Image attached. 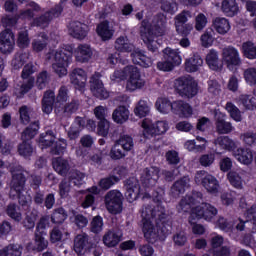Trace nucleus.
Returning <instances> with one entry per match:
<instances>
[{"mask_svg":"<svg viewBox=\"0 0 256 256\" xmlns=\"http://www.w3.org/2000/svg\"><path fill=\"white\" fill-rule=\"evenodd\" d=\"M89 243V236L85 233L78 234L74 239V251L77 255H83Z\"/></svg>","mask_w":256,"mask_h":256,"instance_id":"473e14b6","label":"nucleus"},{"mask_svg":"<svg viewBox=\"0 0 256 256\" xmlns=\"http://www.w3.org/2000/svg\"><path fill=\"white\" fill-rule=\"evenodd\" d=\"M15 47V34L11 29H5L0 33V51L1 53H11Z\"/></svg>","mask_w":256,"mask_h":256,"instance_id":"f3484780","label":"nucleus"},{"mask_svg":"<svg viewBox=\"0 0 256 256\" xmlns=\"http://www.w3.org/2000/svg\"><path fill=\"white\" fill-rule=\"evenodd\" d=\"M128 80L126 83V89L128 91H136V89H142L145 87V79L141 78V72L139 68L135 66H127Z\"/></svg>","mask_w":256,"mask_h":256,"instance_id":"1a4fd4ad","label":"nucleus"},{"mask_svg":"<svg viewBox=\"0 0 256 256\" xmlns=\"http://www.w3.org/2000/svg\"><path fill=\"white\" fill-rule=\"evenodd\" d=\"M123 232L119 228H113L103 236V242L107 247H115L119 245Z\"/></svg>","mask_w":256,"mask_h":256,"instance_id":"5701e85b","label":"nucleus"},{"mask_svg":"<svg viewBox=\"0 0 256 256\" xmlns=\"http://www.w3.org/2000/svg\"><path fill=\"white\" fill-rule=\"evenodd\" d=\"M151 113V106L149 105L148 101L145 100H139V102L136 104V107L134 108V114L136 117H147Z\"/></svg>","mask_w":256,"mask_h":256,"instance_id":"a19ab883","label":"nucleus"},{"mask_svg":"<svg viewBox=\"0 0 256 256\" xmlns=\"http://www.w3.org/2000/svg\"><path fill=\"white\" fill-rule=\"evenodd\" d=\"M166 27L167 16L163 13L156 14L153 17L151 25H149L146 20L142 21V26L140 27L141 39L147 46L148 51H151V53H159L155 37H162V35H165Z\"/></svg>","mask_w":256,"mask_h":256,"instance_id":"f03ea898","label":"nucleus"},{"mask_svg":"<svg viewBox=\"0 0 256 256\" xmlns=\"http://www.w3.org/2000/svg\"><path fill=\"white\" fill-rule=\"evenodd\" d=\"M221 9L228 17H234L239 13V6L237 0H222Z\"/></svg>","mask_w":256,"mask_h":256,"instance_id":"4c0bfd02","label":"nucleus"},{"mask_svg":"<svg viewBox=\"0 0 256 256\" xmlns=\"http://www.w3.org/2000/svg\"><path fill=\"white\" fill-rule=\"evenodd\" d=\"M172 112L179 117H191L193 115V108L189 103L183 100L172 102Z\"/></svg>","mask_w":256,"mask_h":256,"instance_id":"412c9836","label":"nucleus"},{"mask_svg":"<svg viewBox=\"0 0 256 256\" xmlns=\"http://www.w3.org/2000/svg\"><path fill=\"white\" fill-rule=\"evenodd\" d=\"M227 177L232 187H235L236 189H243V178L239 173L230 171Z\"/></svg>","mask_w":256,"mask_h":256,"instance_id":"8fccbe9b","label":"nucleus"},{"mask_svg":"<svg viewBox=\"0 0 256 256\" xmlns=\"http://www.w3.org/2000/svg\"><path fill=\"white\" fill-rule=\"evenodd\" d=\"M178 5L175 0H163L161 2V10L169 15H175L177 13Z\"/></svg>","mask_w":256,"mask_h":256,"instance_id":"603ef678","label":"nucleus"},{"mask_svg":"<svg viewBox=\"0 0 256 256\" xmlns=\"http://www.w3.org/2000/svg\"><path fill=\"white\" fill-rule=\"evenodd\" d=\"M18 153L21 157H31V155H33V146H31V142L23 140L18 146Z\"/></svg>","mask_w":256,"mask_h":256,"instance_id":"680f3d73","label":"nucleus"},{"mask_svg":"<svg viewBox=\"0 0 256 256\" xmlns=\"http://www.w3.org/2000/svg\"><path fill=\"white\" fill-rule=\"evenodd\" d=\"M8 256H21L23 255V245L21 244H9L5 246Z\"/></svg>","mask_w":256,"mask_h":256,"instance_id":"338daca9","label":"nucleus"},{"mask_svg":"<svg viewBox=\"0 0 256 256\" xmlns=\"http://www.w3.org/2000/svg\"><path fill=\"white\" fill-rule=\"evenodd\" d=\"M49 81H51V75L47 71H42L38 74L36 79V87L37 89L43 90L47 85H49Z\"/></svg>","mask_w":256,"mask_h":256,"instance_id":"de8ad7c7","label":"nucleus"},{"mask_svg":"<svg viewBox=\"0 0 256 256\" xmlns=\"http://www.w3.org/2000/svg\"><path fill=\"white\" fill-rule=\"evenodd\" d=\"M201 179V185L206 189L208 193H219V181L215 176L208 174L205 171H199L196 173L195 181H199Z\"/></svg>","mask_w":256,"mask_h":256,"instance_id":"9d476101","label":"nucleus"},{"mask_svg":"<svg viewBox=\"0 0 256 256\" xmlns=\"http://www.w3.org/2000/svg\"><path fill=\"white\" fill-rule=\"evenodd\" d=\"M75 59L78 63H87L93 55L91 46L87 44H80L74 51Z\"/></svg>","mask_w":256,"mask_h":256,"instance_id":"b1692460","label":"nucleus"},{"mask_svg":"<svg viewBox=\"0 0 256 256\" xmlns=\"http://www.w3.org/2000/svg\"><path fill=\"white\" fill-rule=\"evenodd\" d=\"M116 143L121 146L124 151H132L133 147H135L133 137L129 135H121Z\"/></svg>","mask_w":256,"mask_h":256,"instance_id":"49530a36","label":"nucleus"},{"mask_svg":"<svg viewBox=\"0 0 256 256\" xmlns=\"http://www.w3.org/2000/svg\"><path fill=\"white\" fill-rule=\"evenodd\" d=\"M233 156L243 165H251L253 163V152L250 149L238 148L233 152Z\"/></svg>","mask_w":256,"mask_h":256,"instance_id":"bb28decb","label":"nucleus"},{"mask_svg":"<svg viewBox=\"0 0 256 256\" xmlns=\"http://www.w3.org/2000/svg\"><path fill=\"white\" fill-rule=\"evenodd\" d=\"M225 117H227L225 113H222L219 110H214L216 132L219 135H229V133L235 131V127H233V124L231 122L225 121Z\"/></svg>","mask_w":256,"mask_h":256,"instance_id":"4468645a","label":"nucleus"},{"mask_svg":"<svg viewBox=\"0 0 256 256\" xmlns=\"http://www.w3.org/2000/svg\"><path fill=\"white\" fill-rule=\"evenodd\" d=\"M121 181V178L119 176H110L106 178H102L99 181V187L103 189L104 191H107L115 185V183H119Z\"/></svg>","mask_w":256,"mask_h":256,"instance_id":"3c124183","label":"nucleus"},{"mask_svg":"<svg viewBox=\"0 0 256 256\" xmlns=\"http://www.w3.org/2000/svg\"><path fill=\"white\" fill-rule=\"evenodd\" d=\"M112 119L115 123L123 125L129 120V109L125 106H118L112 113Z\"/></svg>","mask_w":256,"mask_h":256,"instance_id":"c9c22d12","label":"nucleus"},{"mask_svg":"<svg viewBox=\"0 0 256 256\" xmlns=\"http://www.w3.org/2000/svg\"><path fill=\"white\" fill-rule=\"evenodd\" d=\"M84 179H85V173L79 170H72L69 173V182L73 183L76 187L83 185Z\"/></svg>","mask_w":256,"mask_h":256,"instance_id":"5fc2aeb1","label":"nucleus"},{"mask_svg":"<svg viewBox=\"0 0 256 256\" xmlns=\"http://www.w3.org/2000/svg\"><path fill=\"white\" fill-rule=\"evenodd\" d=\"M155 105L160 113L167 114L169 111H173V103L167 98H158Z\"/></svg>","mask_w":256,"mask_h":256,"instance_id":"a18cd8bd","label":"nucleus"},{"mask_svg":"<svg viewBox=\"0 0 256 256\" xmlns=\"http://www.w3.org/2000/svg\"><path fill=\"white\" fill-rule=\"evenodd\" d=\"M97 33L103 41H109L113 37V29L109 26V22L104 21L97 26Z\"/></svg>","mask_w":256,"mask_h":256,"instance_id":"ea45409f","label":"nucleus"},{"mask_svg":"<svg viewBox=\"0 0 256 256\" xmlns=\"http://www.w3.org/2000/svg\"><path fill=\"white\" fill-rule=\"evenodd\" d=\"M52 57V69L56 75L65 77L67 75V67L71 63L73 58V47L68 46L60 50H56L51 54Z\"/></svg>","mask_w":256,"mask_h":256,"instance_id":"20e7f679","label":"nucleus"},{"mask_svg":"<svg viewBox=\"0 0 256 256\" xmlns=\"http://www.w3.org/2000/svg\"><path fill=\"white\" fill-rule=\"evenodd\" d=\"M20 121L23 125H29L31 123V119L35 117V111L33 108L24 105L19 108Z\"/></svg>","mask_w":256,"mask_h":256,"instance_id":"58836bf2","label":"nucleus"},{"mask_svg":"<svg viewBox=\"0 0 256 256\" xmlns=\"http://www.w3.org/2000/svg\"><path fill=\"white\" fill-rule=\"evenodd\" d=\"M160 170L157 167H148L145 168L142 175L141 181L145 187H155L157 181H159Z\"/></svg>","mask_w":256,"mask_h":256,"instance_id":"a211bd4d","label":"nucleus"},{"mask_svg":"<svg viewBox=\"0 0 256 256\" xmlns=\"http://www.w3.org/2000/svg\"><path fill=\"white\" fill-rule=\"evenodd\" d=\"M244 79L248 85H256V68H248L244 71Z\"/></svg>","mask_w":256,"mask_h":256,"instance_id":"774afa93","label":"nucleus"},{"mask_svg":"<svg viewBox=\"0 0 256 256\" xmlns=\"http://www.w3.org/2000/svg\"><path fill=\"white\" fill-rule=\"evenodd\" d=\"M90 91L94 95V97H97V99H108L109 98V92L105 89V86L103 85V81H101V74L95 73L90 77Z\"/></svg>","mask_w":256,"mask_h":256,"instance_id":"f8f14e48","label":"nucleus"},{"mask_svg":"<svg viewBox=\"0 0 256 256\" xmlns=\"http://www.w3.org/2000/svg\"><path fill=\"white\" fill-rule=\"evenodd\" d=\"M70 81L76 89H83L87 83V73L81 68H75L70 73Z\"/></svg>","mask_w":256,"mask_h":256,"instance_id":"4be33fe9","label":"nucleus"},{"mask_svg":"<svg viewBox=\"0 0 256 256\" xmlns=\"http://www.w3.org/2000/svg\"><path fill=\"white\" fill-rule=\"evenodd\" d=\"M206 63L212 71H221L223 64L219 61V53L215 50H210L206 56Z\"/></svg>","mask_w":256,"mask_h":256,"instance_id":"f704fd0d","label":"nucleus"},{"mask_svg":"<svg viewBox=\"0 0 256 256\" xmlns=\"http://www.w3.org/2000/svg\"><path fill=\"white\" fill-rule=\"evenodd\" d=\"M114 47L116 51H119L120 53H131V51H135V46L129 42V38L126 36L118 37Z\"/></svg>","mask_w":256,"mask_h":256,"instance_id":"c756f323","label":"nucleus"},{"mask_svg":"<svg viewBox=\"0 0 256 256\" xmlns=\"http://www.w3.org/2000/svg\"><path fill=\"white\" fill-rule=\"evenodd\" d=\"M53 143H55V134H53V131H47L40 135L39 145L42 149H47V147H51Z\"/></svg>","mask_w":256,"mask_h":256,"instance_id":"c03bdc74","label":"nucleus"},{"mask_svg":"<svg viewBox=\"0 0 256 256\" xmlns=\"http://www.w3.org/2000/svg\"><path fill=\"white\" fill-rule=\"evenodd\" d=\"M16 43L20 49H27L31 43V40L29 39V32L27 30H21L18 33Z\"/></svg>","mask_w":256,"mask_h":256,"instance_id":"6e6d98bb","label":"nucleus"},{"mask_svg":"<svg viewBox=\"0 0 256 256\" xmlns=\"http://www.w3.org/2000/svg\"><path fill=\"white\" fill-rule=\"evenodd\" d=\"M106 209L112 215H117L123 211V194L118 190H110L104 197Z\"/></svg>","mask_w":256,"mask_h":256,"instance_id":"423d86ee","label":"nucleus"},{"mask_svg":"<svg viewBox=\"0 0 256 256\" xmlns=\"http://www.w3.org/2000/svg\"><path fill=\"white\" fill-rule=\"evenodd\" d=\"M124 187L126 190L125 196L127 201L129 203L137 201L139 198V193H141V185L139 184V180H137L135 177L129 178L124 182Z\"/></svg>","mask_w":256,"mask_h":256,"instance_id":"2eb2a0df","label":"nucleus"},{"mask_svg":"<svg viewBox=\"0 0 256 256\" xmlns=\"http://www.w3.org/2000/svg\"><path fill=\"white\" fill-rule=\"evenodd\" d=\"M181 52L179 49L165 48L163 50V59L169 61L172 65H181Z\"/></svg>","mask_w":256,"mask_h":256,"instance_id":"7c9ffc66","label":"nucleus"},{"mask_svg":"<svg viewBox=\"0 0 256 256\" xmlns=\"http://www.w3.org/2000/svg\"><path fill=\"white\" fill-rule=\"evenodd\" d=\"M53 169L61 175L62 177H67V173L71 169V164H69V160L63 157H56L52 160Z\"/></svg>","mask_w":256,"mask_h":256,"instance_id":"393cba45","label":"nucleus"},{"mask_svg":"<svg viewBox=\"0 0 256 256\" xmlns=\"http://www.w3.org/2000/svg\"><path fill=\"white\" fill-rule=\"evenodd\" d=\"M63 13V6L56 5L54 8L44 12L40 16L36 17L33 21V24L36 27H40L41 29H45L49 27V23L53 21L54 17H59Z\"/></svg>","mask_w":256,"mask_h":256,"instance_id":"9b49d317","label":"nucleus"},{"mask_svg":"<svg viewBox=\"0 0 256 256\" xmlns=\"http://www.w3.org/2000/svg\"><path fill=\"white\" fill-rule=\"evenodd\" d=\"M27 251L41 253L49 247V241L43 237V232H35L33 241L25 245Z\"/></svg>","mask_w":256,"mask_h":256,"instance_id":"dca6fc26","label":"nucleus"},{"mask_svg":"<svg viewBox=\"0 0 256 256\" xmlns=\"http://www.w3.org/2000/svg\"><path fill=\"white\" fill-rule=\"evenodd\" d=\"M142 231L144 237L148 243H157L159 241V227L153 225L155 221L156 225L161 223L165 224L169 215L163 205L158 204L154 208L147 205L142 208Z\"/></svg>","mask_w":256,"mask_h":256,"instance_id":"f257e3e1","label":"nucleus"},{"mask_svg":"<svg viewBox=\"0 0 256 256\" xmlns=\"http://www.w3.org/2000/svg\"><path fill=\"white\" fill-rule=\"evenodd\" d=\"M27 59H29L28 53H17L12 60L13 69H21L27 63Z\"/></svg>","mask_w":256,"mask_h":256,"instance_id":"052dcab7","label":"nucleus"},{"mask_svg":"<svg viewBox=\"0 0 256 256\" xmlns=\"http://www.w3.org/2000/svg\"><path fill=\"white\" fill-rule=\"evenodd\" d=\"M174 85L178 95L184 99H193L199 91L197 81L191 77L178 78L175 80Z\"/></svg>","mask_w":256,"mask_h":256,"instance_id":"39448f33","label":"nucleus"},{"mask_svg":"<svg viewBox=\"0 0 256 256\" xmlns=\"http://www.w3.org/2000/svg\"><path fill=\"white\" fill-rule=\"evenodd\" d=\"M201 67H203V59L197 54L185 61V69L188 73H195V71H199Z\"/></svg>","mask_w":256,"mask_h":256,"instance_id":"72a5a7b5","label":"nucleus"},{"mask_svg":"<svg viewBox=\"0 0 256 256\" xmlns=\"http://www.w3.org/2000/svg\"><path fill=\"white\" fill-rule=\"evenodd\" d=\"M67 219V212L63 208H56L54 209L52 216H51V221L52 223H63Z\"/></svg>","mask_w":256,"mask_h":256,"instance_id":"69168bd1","label":"nucleus"},{"mask_svg":"<svg viewBox=\"0 0 256 256\" xmlns=\"http://www.w3.org/2000/svg\"><path fill=\"white\" fill-rule=\"evenodd\" d=\"M55 103V92L48 90L44 93L42 99V111L49 115L53 111V104Z\"/></svg>","mask_w":256,"mask_h":256,"instance_id":"e433bc0d","label":"nucleus"},{"mask_svg":"<svg viewBox=\"0 0 256 256\" xmlns=\"http://www.w3.org/2000/svg\"><path fill=\"white\" fill-rule=\"evenodd\" d=\"M39 131V121H35L32 124H30L21 135L22 141L30 142V139H33L35 135H37V132Z\"/></svg>","mask_w":256,"mask_h":256,"instance_id":"79ce46f5","label":"nucleus"},{"mask_svg":"<svg viewBox=\"0 0 256 256\" xmlns=\"http://www.w3.org/2000/svg\"><path fill=\"white\" fill-rule=\"evenodd\" d=\"M212 25L219 35H227L231 31V24L227 18L216 17L213 19Z\"/></svg>","mask_w":256,"mask_h":256,"instance_id":"c85d7f7f","label":"nucleus"},{"mask_svg":"<svg viewBox=\"0 0 256 256\" xmlns=\"http://www.w3.org/2000/svg\"><path fill=\"white\" fill-rule=\"evenodd\" d=\"M142 127L144 129V137L149 138L153 137V135H163L169 129V124L166 121L153 123L151 120H144Z\"/></svg>","mask_w":256,"mask_h":256,"instance_id":"6e6552de","label":"nucleus"},{"mask_svg":"<svg viewBox=\"0 0 256 256\" xmlns=\"http://www.w3.org/2000/svg\"><path fill=\"white\" fill-rule=\"evenodd\" d=\"M6 213L8 217H11V219H14V221H21L22 219L21 210L17 204H9L6 208Z\"/></svg>","mask_w":256,"mask_h":256,"instance_id":"bf43d9fd","label":"nucleus"},{"mask_svg":"<svg viewBox=\"0 0 256 256\" xmlns=\"http://www.w3.org/2000/svg\"><path fill=\"white\" fill-rule=\"evenodd\" d=\"M214 145L225 151H235V149H237V143H235L229 136L218 137L214 140Z\"/></svg>","mask_w":256,"mask_h":256,"instance_id":"2f4dec72","label":"nucleus"},{"mask_svg":"<svg viewBox=\"0 0 256 256\" xmlns=\"http://www.w3.org/2000/svg\"><path fill=\"white\" fill-rule=\"evenodd\" d=\"M191 187V179L188 176H184L173 183L170 189V195L177 199L180 195H183L187 189Z\"/></svg>","mask_w":256,"mask_h":256,"instance_id":"aec40b11","label":"nucleus"},{"mask_svg":"<svg viewBox=\"0 0 256 256\" xmlns=\"http://www.w3.org/2000/svg\"><path fill=\"white\" fill-rule=\"evenodd\" d=\"M241 141L246 145L247 147H253V145H256V133L252 131H248L245 133H242L240 135Z\"/></svg>","mask_w":256,"mask_h":256,"instance_id":"0e129e2a","label":"nucleus"},{"mask_svg":"<svg viewBox=\"0 0 256 256\" xmlns=\"http://www.w3.org/2000/svg\"><path fill=\"white\" fill-rule=\"evenodd\" d=\"M218 210L215 206L210 203H201L192 209V217L196 219H204L205 221H213L217 217Z\"/></svg>","mask_w":256,"mask_h":256,"instance_id":"0eeeda50","label":"nucleus"},{"mask_svg":"<svg viewBox=\"0 0 256 256\" xmlns=\"http://www.w3.org/2000/svg\"><path fill=\"white\" fill-rule=\"evenodd\" d=\"M47 47V35L43 34L41 38H36L32 41V51L41 53Z\"/></svg>","mask_w":256,"mask_h":256,"instance_id":"4d7b16f0","label":"nucleus"},{"mask_svg":"<svg viewBox=\"0 0 256 256\" xmlns=\"http://www.w3.org/2000/svg\"><path fill=\"white\" fill-rule=\"evenodd\" d=\"M67 151V140L60 138L51 148L52 155H63Z\"/></svg>","mask_w":256,"mask_h":256,"instance_id":"e2e57ef3","label":"nucleus"},{"mask_svg":"<svg viewBox=\"0 0 256 256\" xmlns=\"http://www.w3.org/2000/svg\"><path fill=\"white\" fill-rule=\"evenodd\" d=\"M79 110V101L77 100H72L70 103H67L64 105V107L61 108L56 105L55 107V113L56 115L63 116V117H71L73 113H77Z\"/></svg>","mask_w":256,"mask_h":256,"instance_id":"cd10ccee","label":"nucleus"},{"mask_svg":"<svg viewBox=\"0 0 256 256\" xmlns=\"http://www.w3.org/2000/svg\"><path fill=\"white\" fill-rule=\"evenodd\" d=\"M64 235H69L65 228L63 227H54L50 232V242L59 243L62 241Z\"/></svg>","mask_w":256,"mask_h":256,"instance_id":"09e8293b","label":"nucleus"},{"mask_svg":"<svg viewBox=\"0 0 256 256\" xmlns=\"http://www.w3.org/2000/svg\"><path fill=\"white\" fill-rule=\"evenodd\" d=\"M132 61L135 65H140V67H151L153 65V58L147 57L145 52L141 50H135L131 53Z\"/></svg>","mask_w":256,"mask_h":256,"instance_id":"a878e982","label":"nucleus"},{"mask_svg":"<svg viewBox=\"0 0 256 256\" xmlns=\"http://www.w3.org/2000/svg\"><path fill=\"white\" fill-rule=\"evenodd\" d=\"M225 109L227 113H229L230 118L233 119V121H236V123H241V121H243L241 110H239V108L236 107L235 104H233L232 102H227L225 105Z\"/></svg>","mask_w":256,"mask_h":256,"instance_id":"37998d69","label":"nucleus"},{"mask_svg":"<svg viewBox=\"0 0 256 256\" xmlns=\"http://www.w3.org/2000/svg\"><path fill=\"white\" fill-rule=\"evenodd\" d=\"M242 51L247 59H256V46L253 42H244L242 44Z\"/></svg>","mask_w":256,"mask_h":256,"instance_id":"13d9d810","label":"nucleus"},{"mask_svg":"<svg viewBox=\"0 0 256 256\" xmlns=\"http://www.w3.org/2000/svg\"><path fill=\"white\" fill-rule=\"evenodd\" d=\"M68 33L74 39L83 40L87 37V33H89V26L79 21H72L69 24Z\"/></svg>","mask_w":256,"mask_h":256,"instance_id":"6ab92c4d","label":"nucleus"},{"mask_svg":"<svg viewBox=\"0 0 256 256\" xmlns=\"http://www.w3.org/2000/svg\"><path fill=\"white\" fill-rule=\"evenodd\" d=\"M222 60L227 65L228 69L232 67H239L241 65V56L239 50L233 46H228L222 50Z\"/></svg>","mask_w":256,"mask_h":256,"instance_id":"ddd939ff","label":"nucleus"},{"mask_svg":"<svg viewBox=\"0 0 256 256\" xmlns=\"http://www.w3.org/2000/svg\"><path fill=\"white\" fill-rule=\"evenodd\" d=\"M236 103H238V105H242L247 111H251L253 110V107H255V104H253V99L247 94L238 96L236 98Z\"/></svg>","mask_w":256,"mask_h":256,"instance_id":"864d4df0","label":"nucleus"},{"mask_svg":"<svg viewBox=\"0 0 256 256\" xmlns=\"http://www.w3.org/2000/svg\"><path fill=\"white\" fill-rule=\"evenodd\" d=\"M12 180L10 182V195L16 193L18 203L22 207H28L31 204V195L23 194L25 191V183H27V175L29 172L21 166L12 167L10 169Z\"/></svg>","mask_w":256,"mask_h":256,"instance_id":"7ed1b4c3","label":"nucleus"}]
</instances>
